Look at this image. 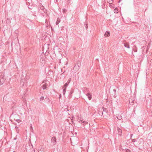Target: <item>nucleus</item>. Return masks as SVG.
I'll list each match as a JSON object with an SVG mask.
<instances>
[{
	"instance_id": "1",
	"label": "nucleus",
	"mask_w": 152,
	"mask_h": 152,
	"mask_svg": "<svg viewBox=\"0 0 152 152\" xmlns=\"http://www.w3.org/2000/svg\"><path fill=\"white\" fill-rule=\"evenodd\" d=\"M6 79L4 76L3 75H1L0 76V85H2L4 81H5Z\"/></svg>"
},
{
	"instance_id": "2",
	"label": "nucleus",
	"mask_w": 152,
	"mask_h": 152,
	"mask_svg": "<svg viewBox=\"0 0 152 152\" xmlns=\"http://www.w3.org/2000/svg\"><path fill=\"white\" fill-rule=\"evenodd\" d=\"M77 121H78V122L80 123H83V125L84 126L86 124H88V122H86V121H83L81 120V119L80 118H78V119Z\"/></svg>"
},
{
	"instance_id": "3",
	"label": "nucleus",
	"mask_w": 152,
	"mask_h": 152,
	"mask_svg": "<svg viewBox=\"0 0 152 152\" xmlns=\"http://www.w3.org/2000/svg\"><path fill=\"white\" fill-rule=\"evenodd\" d=\"M47 81L46 80H45L42 83V84H43V85L42 86V88L43 90L46 89L47 88V86H48V84L46 83Z\"/></svg>"
},
{
	"instance_id": "4",
	"label": "nucleus",
	"mask_w": 152,
	"mask_h": 152,
	"mask_svg": "<svg viewBox=\"0 0 152 152\" xmlns=\"http://www.w3.org/2000/svg\"><path fill=\"white\" fill-rule=\"evenodd\" d=\"M51 142L53 145H55L56 144V139L55 137H53L52 138Z\"/></svg>"
},
{
	"instance_id": "5",
	"label": "nucleus",
	"mask_w": 152,
	"mask_h": 152,
	"mask_svg": "<svg viewBox=\"0 0 152 152\" xmlns=\"http://www.w3.org/2000/svg\"><path fill=\"white\" fill-rule=\"evenodd\" d=\"M86 96H87L89 100H90L92 98V96L89 93H88L86 94Z\"/></svg>"
},
{
	"instance_id": "6",
	"label": "nucleus",
	"mask_w": 152,
	"mask_h": 152,
	"mask_svg": "<svg viewBox=\"0 0 152 152\" xmlns=\"http://www.w3.org/2000/svg\"><path fill=\"white\" fill-rule=\"evenodd\" d=\"M117 130L118 134L119 135H121L122 134V130L118 127L117 128Z\"/></svg>"
},
{
	"instance_id": "7",
	"label": "nucleus",
	"mask_w": 152,
	"mask_h": 152,
	"mask_svg": "<svg viewBox=\"0 0 152 152\" xmlns=\"http://www.w3.org/2000/svg\"><path fill=\"white\" fill-rule=\"evenodd\" d=\"M116 117L117 119L118 120H121L122 118V116L120 115H117Z\"/></svg>"
},
{
	"instance_id": "8",
	"label": "nucleus",
	"mask_w": 152,
	"mask_h": 152,
	"mask_svg": "<svg viewBox=\"0 0 152 152\" xmlns=\"http://www.w3.org/2000/svg\"><path fill=\"white\" fill-rule=\"evenodd\" d=\"M110 32L109 31H107L105 32L104 35L105 36L107 37L109 36H110Z\"/></svg>"
},
{
	"instance_id": "9",
	"label": "nucleus",
	"mask_w": 152,
	"mask_h": 152,
	"mask_svg": "<svg viewBox=\"0 0 152 152\" xmlns=\"http://www.w3.org/2000/svg\"><path fill=\"white\" fill-rule=\"evenodd\" d=\"M78 63H77V65H75V66H74V69H75L76 68H77V70H78L79 69V66L78 64Z\"/></svg>"
},
{
	"instance_id": "10",
	"label": "nucleus",
	"mask_w": 152,
	"mask_h": 152,
	"mask_svg": "<svg viewBox=\"0 0 152 152\" xmlns=\"http://www.w3.org/2000/svg\"><path fill=\"white\" fill-rule=\"evenodd\" d=\"M134 100H132V99H129V102L130 104L131 105H133L134 103Z\"/></svg>"
},
{
	"instance_id": "11",
	"label": "nucleus",
	"mask_w": 152,
	"mask_h": 152,
	"mask_svg": "<svg viewBox=\"0 0 152 152\" xmlns=\"http://www.w3.org/2000/svg\"><path fill=\"white\" fill-rule=\"evenodd\" d=\"M124 46L125 47H126V48H130L128 44H125V43H124Z\"/></svg>"
},
{
	"instance_id": "12",
	"label": "nucleus",
	"mask_w": 152,
	"mask_h": 152,
	"mask_svg": "<svg viewBox=\"0 0 152 152\" xmlns=\"http://www.w3.org/2000/svg\"><path fill=\"white\" fill-rule=\"evenodd\" d=\"M68 84H69V83H68L67 82L65 84V85H64V86H63L62 88H66V87L68 86Z\"/></svg>"
},
{
	"instance_id": "13",
	"label": "nucleus",
	"mask_w": 152,
	"mask_h": 152,
	"mask_svg": "<svg viewBox=\"0 0 152 152\" xmlns=\"http://www.w3.org/2000/svg\"><path fill=\"white\" fill-rule=\"evenodd\" d=\"M44 149L43 148H41L39 150L38 152H44Z\"/></svg>"
},
{
	"instance_id": "14",
	"label": "nucleus",
	"mask_w": 152,
	"mask_h": 152,
	"mask_svg": "<svg viewBox=\"0 0 152 152\" xmlns=\"http://www.w3.org/2000/svg\"><path fill=\"white\" fill-rule=\"evenodd\" d=\"M63 94L64 95L66 91V88H63Z\"/></svg>"
},
{
	"instance_id": "15",
	"label": "nucleus",
	"mask_w": 152,
	"mask_h": 152,
	"mask_svg": "<svg viewBox=\"0 0 152 152\" xmlns=\"http://www.w3.org/2000/svg\"><path fill=\"white\" fill-rule=\"evenodd\" d=\"M103 110L104 112H105L106 113H107V110L106 108H105L104 107H102Z\"/></svg>"
},
{
	"instance_id": "16",
	"label": "nucleus",
	"mask_w": 152,
	"mask_h": 152,
	"mask_svg": "<svg viewBox=\"0 0 152 152\" xmlns=\"http://www.w3.org/2000/svg\"><path fill=\"white\" fill-rule=\"evenodd\" d=\"M114 11L115 13H117L118 12L117 8H115L114 10Z\"/></svg>"
},
{
	"instance_id": "17",
	"label": "nucleus",
	"mask_w": 152,
	"mask_h": 152,
	"mask_svg": "<svg viewBox=\"0 0 152 152\" xmlns=\"http://www.w3.org/2000/svg\"><path fill=\"white\" fill-rule=\"evenodd\" d=\"M124 151L126 152H131V151L130 150L126 148H125L124 149Z\"/></svg>"
},
{
	"instance_id": "18",
	"label": "nucleus",
	"mask_w": 152,
	"mask_h": 152,
	"mask_svg": "<svg viewBox=\"0 0 152 152\" xmlns=\"http://www.w3.org/2000/svg\"><path fill=\"white\" fill-rule=\"evenodd\" d=\"M59 22H60V20H59L58 19L56 21V25H58Z\"/></svg>"
},
{
	"instance_id": "19",
	"label": "nucleus",
	"mask_w": 152,
	"mask_h": 152,
	"mask_svg": "<svg viewBox=\"0 0 152 152\" xmlns=\"http://www.w3.org/2000/svg\"><path fill=\"white\" fill-rule=\"evenodd\" d=\"M7 96H4L3 98L4 100H7Z\"/></svg>"
},
{
	"instance_id": "20",
	"label": "nucleus",
	"mask_w": 152,
	"mask_h": 152,
	"mask_svg": "<svg viewBox=\"0 0 152 152\" xmlns=\"http://www.w3.org/2000/svg\"><path fill=\"white\" fill-rule=\"evenodd\" d=\"M22 85V86H23L24 84L23 83V80H21L20 81V85Z\"/></svg>"
},
{
	"instance_id": "21",
	"label": "nucleus",
	"mask_w": 152,
	"mask_h": 152,
	"mask_svg": "<svg viewBox=\"0 0 152 152\" xmlns=\"http://www.w3.org/2000/svg\"><path fill=\"white\" fill-rule=\"evenodd\" d=\"M107 1L109 3V4L112 3V0H107Z\"/></svg>"
},
{
	"instance_id": "22",
	"label": "nucleus",
	"mask_w": 152,
	"mask_h": 152,
	"mask_svg": "<svg viewBox=\"0 0 152 152\" xmlns=\"http://www.w3.org/2000/svg\"><path fill=\"white\" fill-rule=\"evenodd\" d=\"M99 114L100 115H102L103 114V112L99 111Z\"/></svg>"
},
{
	"instance_id": "23",
	"label": "nucleus",
	"mask_w": 152,
	"mask_h": 152,
	"mask_svg": "<svg viewBox=\"0 0 152 152\" xmlns=\"http://www.w3.org/2000/svg\"><path fill=\"white\" fill-rule=\"evenodd\" d=\"M44 99V96H42L40 98V101L43 100Z\"/></svg>"
},
{
	"instance_id": "24",
	"label": "nucleus",
	"mask_w": 152,
	"mask_h": 152,
	"mask_svg": "<svg viewBox=\"0 0 152 152\" xmlns=\"http://www.w3.org/2000/svg\"><path fill=\"white\" fill-rule=\"evenodd\" d=\"M137 141L136 139H134L132 140V142H135Z\"/></svg>"
},
{
	"instance_id": "25",
	"label": "nucleus",
	"mask_w": 152,
	"mask_h": 152,
	"mask_svg": "<svg viewBox=\"0 0 152 152\" xmlns=\"http://www.w3.org/2000/svg\"><path fill=\"white\" fill-rule=\"evenodd\" d=\"M66 11V10L65 9H64L63 10V12L64 13H65Z\"/></svg>"
},
{
	"instance_id": "26",
	"label": "nucleus",
	"mask_w": 152,
	"mask_h": 152,
	"mask_svg": "<svg viewBox=\"0 0 152 152\" xmlns=\"http://www.w3.org/2000/svg\"><path fill=\"white\" fill-rule=\"evenodd\" d=\"M16 121L18 123H19L20 121L19 119H16Z\"/></svg>"
},
{
	"instance_id": "27",
	"label": "nucleus",
	"mask_w": 152,
	"mask_h": 152,
	"mask_svg": "<svg viewBox=\"0 0 152 152\" xmlns=\"http://www.w3.org/2000/svg\"><path fill=\"white\" fill-rule=\"evenodd\" d=\"M45 100H46V101H49V99H48V98H46L45 99Z\"/></svg>"
},
{
	"instance_id": "28",
	"label": "nucleus",
	"mask_w": 152,
	"mask_h": 152,
	"mask_svg": "<svg viewBox=\"0 0 152 152\" xmlns=\"http://www.w3.org/2000/svg\"><path fill=\"white\" fill-rule=\"evenodd\" d=\"M70 79H69L68 80V81H67V83L69 84V83H70Z\"/></svg>"
},
{
	"instance_id": "29",
	"label": "nucleus",
	"mask_w": 152,
	"mask_h": 152,
	"mask_svg": "<svg viewBox=\"0 0 152 152\" xmlns=\"http://www.w3.org/2000/svg\"><path fill=\"white\" fill-rule=\"evenodd\" d=\"M113 91H114L115 92V93H116V89H114L113 90Z\"/></svg>"
},
{
	"instance_id": "30",
	"label": "nucleus",
	"mask_w": 152,
	"mask_h": 152,
	"mask_svg": "<svg viewBox=\"0 0 152 152\" xmlns=\"http://www.w3.org/2000/svg\"><path fill=\"white\" fill-rule=\"evenodd\" d=\"M25 101H26V100L25 99Z\"/></svg>"
},
{
	"instance_id": "31",
	"label": "nucleus",
	"mask_w": 152,
	"mask_h": 152,
	"mask_svg": "<svg viewBox=\"0 0 152 152\" xmlns=\"http://www.w3.org/2000/svg\"><path fill=\"white\" fill-rule=\"evenodd\" d=\"M120 1H119V2H118V3H119Z\"/></svg>"
},
{
	"instance_id": "32",
	"label": "nucleus",
	"mask_w": 152,
	"mask_h": 152,
	"mask_svg": "<svg viewBox=\"0 0 152 152\" xmlns=\"http://www.w3.org/2000/svg\"><path fill=\"white\" fill-rule=\"evenodd\" d=\"M13 152H16L15 151H14Z\"/></svg>"
}]
</instances>
